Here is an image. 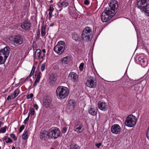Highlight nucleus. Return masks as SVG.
Wrapping results in <instances>:
<instances>
[{
	"label": "nucleus",
	"mask_w": 149,
	"mask_h": 149,
	"mask_svg": "<svg viewBox=\"0 0 149 149\" xmlns=\"http://www.w3.org/2000/svg\"><path fill=\"white\" fill-rule=\"evenodd\" d=\"M137 7L149 16V0H137Z\"/></svg>",
	"instance_id": "1"
},
{
	"label": "nucleus",
	"mask_w": 149,
	"mask_h": 149,
	"mask_svg": "<svg viewBox=\"0 0 149 149\" xmlns=\"http://www.w3.org/2000/svg\"><path fill=\"white\" fill-rule=\"evenodd\" d=\"M69 91L68 89L66 87L58 86L56 91V96L59 99H64L68 95Z\"/></svg>",
	"instance_id": "2"
},
{
	"label": "nucleus",
	"mask_w": 149,
	"mask_h": 149,
	"mask_svg": "<svg viewBox=\"0 0 149 149\" xmlns=\"http://www.w3.org/2000/svg\"><path fill=\"white\" fill-rule=\"evenodd\" d=\"M9 47H6L0 51V65L4 63L10 52Z\"/></svg>",
	"instance_id": "3"
},
{
	"label": "nucleus",
	"mask_w": 149,
	"mask_h": 149,
	"mask_svg": "<svg viewBox=\"0 0 149 149\" xmlns=\"http://www.w3.org/2000/svg\"><path fill=\"white\" fill-rule=\"evenodd\" d=\"M49 137L50 139H55L61 136L60 130L57 127H53L49 131Z\"/></svg>",
	"instance_id": "4"
},
{
	"label": "nucleus",
	"mask_w": 149,
	"mask_h": 149,
	"mask_svg": "<svg viewBox=\"0 0 149 149\" xmlns=\"http://www.w3.org/2000/svg\"><path fill=\"white\" fill-rule=\"evenodd\" d=\"M111 14V11H109V8H106L102 13L101 16V20L103 22H107L111 19L114 16Z\"/></svg>",
	"instance_id": "5"
},
{
	"label": "nucleus",
	"mask_w": 149,
	"mask_h": 149,
	"mask_svg": "<svg viewBox=\"0 0 149 149\" xmlns=\"http://www.w3.org/2000/svg\"><path fill=\"white\" fill-rule=\"evenodd\" d=\"M65 46V42L63 41H60L54 47V50L58 54H61L64 51Z\"/></svg>",
	"instance_id": "6"
},
{
	"label": "nucleus",
	"mask_w": 149,
	"mask_h": 149,
	"mask_svg": "<svg viewBox=\"0 0 149 149\" xmlns=\"http://www.w3.org/2000/svg\"><path fill=\"white\" fill-rule=\"evenodd\" d=\"M136 121L137 119L135 116L132 115H129L126 119L125 125L128 127H133L136 124Z\"/></svg>",
	"instance_id": "7"
},
{
	"label": "nucleus",
	"mask_w": 149,
	"mask_h": 149,
	"mask_svg": "<svg viewBox=\"0 0 149 149\" xmlns=\"http://www.w3.org/2000/svg\"><path fill=\"white\" fill-rule=\"evenodd\" d=\"M109 11L111 14L114 15L117 12L118 8V2L116 0H111V2L109 3Z\"/></svg>",
	"instance_id": "8"
},
{
	"label": "nucleus",
	"mask_w": 149,
	"mask_h": 149,
	"mask_svg": "<svg viewBox=\"0 0 149 149\" xmlns=\"http://www.w3.org/2000/svg\"><path fill=\"white\" fill-rule=\"evenodd\" d=\"M11 41L15 46H18L22 44L24 41L22 37L19 35H16L12 37Z\"/></svg>",
	"instance_id": "9"
},
{
	"label": "nucleus",
	"mask_w": 149,
	"mask_h": 149,
	"mask_svg": "<svg viewBox=\"0 0 149 149\" xmlns=\"http://www.w3.org/2000/svg\"><path fill=\"white\" fill-rule=\"evenodd\" d=\"M86 84L87 86L90 88H95L97 85L95 78L91 76H88V77Z\"/></svg>",
	"instance_id": "10"
},
{
	"label": "nucleus",
	"mask_w": 149,
	"mask_h": 149,
	"mask_svg": "<svg viewBox=\"0 0 149 149\" xmlns=\"http://www.w3.org/2000/svg\"><path fill=\"white\" fill-rule=\"evenodd\" d=\"M52 97L49 95H45L43 98V103L44 106L46 108H48L52 104Z\"/></svg>",
	"instance_id": "11"
},
{
	"label": "nucleus",
	"mask_w": 149,
	"mask_h": 149,
	"mask_svg": "<svg viewBox=\"0 0 149 149\" xmlns=\"http://www.w3.org/2000/svg\"><path fill=\"white\" fill-rule=\"evenodd\" d=\"M84 130V128L83 123L80 121L75 123L74 127V131L79 133L82 132Z\"/></svg>",
	"instance_id": "12"
},
{
	"label": "nucleus",
	"mask_w": 149,
	"mask_h": 149,
	"mask_svg": "<svg viewBox=\"0 0 149 149\" xmlns=\"http://www.w3.org/2000/svg\"><path fill=\"white\" fill-rule=\"evenodd\" d=\"M58 76L54 73L50 74L49 76V84L51 86H54L56 85V80Z\"/></svg>",
	"instance_id": "13"
},
{
	"label": "nucleus",
	"mask_w": 149,
	"mask_h": 149,
	"mask_svg": "<svg viewBox=\"0 0 149 149\" xmlns=\"http://www.w3.org/2000/svg\"><path fill=\"white\" fill-rule=\"evenodd\" d=\"M49 131L45 130H42L40 134V137L42 140H47L50 139Z\"/></svg>",
	"instance_id": "14"
},
{
	"label": "nucleus",
	"mask_w": 149,
	"mask_h": 149,
	"mask_svg": "<svg viewBox=\"0 0 149 149\" xmlns=\"http://www.w3.org/2000/svg\"><path fill=\"white\" fill-rule=\"evenodd\" d=\"M31 26V24L28 20H26L22 23L21 25V27L24 30H29Z\"/></svg>",
	"instance_id": "15"
},
{
	"label": "nucleus",
	"mask_w": 149,
	"mask_h": 149,
	"mask_svg": "<svg viewBox=\"0 0 149 149\" xmlns=\"http://www.w3.org/2000/svg\"><path fill=\"white\" fill-rule=\"evenodd\" d=\"M121 130L120 126L118 124H115L111 127V132L114 134H118L120 133Z\"/></svg>",
	"instance_id": "16"
},
{
	"label": "nucleus",
	"mask_w": 149,
	"mask_h": 149,
	"mask_svg": "<svg viewBox=\"0 0 149 149\" xmlns=\"http://www.w3.org/2000/svg\"><path fill=\"white\" fill-rule=\"evenodd\" d=\"M98 107L100 109L104 111L107 110V103L103 102H100L98 103Z\"/></svg>",
	"instance_id": "17"
},
{
	"label": "nucleus",
	"mask_w": 149,
	"mask_h": 149,
	"mask_svg": "<svg viewBox=\"0 0 149 149\" xmlns=\"http://www.w3.org/2000/svg\"><path fill=\"white\" fill-rule=\"evenodd\" d=\"M69 77L74 82H76L78 79V76L77 74L73 72H71L69 75Z\"/></svg>",
	"instance_id": "18"
},
{
	"label": "nucleus",
	"mask_w": 149,
	"mask_h": 149,
	"mask_svg": "<svg viewBox=\"0 0 149 149\" xmlns=\"http://www.w3.org/2000/svg\"><path fill=\"white\" fill-rule=\"evenodd\" d=\"M72 38L73 40L76 42H80L81 38L79 34L74 32L72 34Z\"/></svg>",
	"instance_id": "19"
},
{
	"label": "nucleus",
	"mask_w": 149,
	"mask_h": 149,
	"mask_svg": "<svg viewBox=\"0 0 149 149\" xmlns=\"http://www.w3.org/2000/svg\"><path fill=\"white\" fill-rule=\"evenodd\" d=\"M68 5V3L65 1H63L58 3V8H59V10L61 11L63 8H65Z\"/></svg>",
	"instance_id": "20"
},
{
	"label": "nucleus",
	"mask_w": 149,
	"mask_h": 149,
	"mask_svg": "<svg viewBox=\"0 0 149 149\" xmlns=\"http://www.w3.org/2000/svg\"><path fill=\"white\" fill-rule=\"evenodd\" d=\"M88 113L93 116H96L97 114V111L96 109L91 107L88 110Z\"/></svg>",
	"instance_id": "21"
},
{
	"label": "nucleus",
	"mask_w": 149,
	"mask_h": 149,
	"mask_svg": "<svg viewBox=\"0 0 149 149\" xmlns=\"http://www.w3.org/2000/svg\"><path fill=\"white\" fill-rule=\"evenodd\" d=\"M41 50L40 49H37L34 54V59H38L39 58Z\"/></svg>",
	"instance_id": "22"
},
{
	"label": "nucleus",
	"mask_w": 149,
	"mask_h": 149,
	"mask_svg": "<svg viewBox=\"0 0 149 149\" xmlns=\"http://www.w3.org/2000/svg\"><path fill=\"white\" fill-rule=\"evenodd\" d=\"M54 10V6L52 4L49 5V8L48 10V11H49V17L51 18L52 17V15L53 12Z\"/></svg>",
	"instance_id": "23"
},
{
	"label": "nucleus",
	"mask_w": 149,
	"mask_h": 149,
	"mask_svg": "<svg viewBox=\"0 0 149 149\" xmlns=\"http://www.w3.org/2000/svg\"><path fill=\"white\" fill-rule=\"evenodd\" d=\"M46 26L45 25H43L41 27V36L42 37L44 36L46 34Z\"/></svg>",
	"instance_id": "24"
},
{
	"label": "nucleus",
	"mask_w": 149,
	"mask_h": 149,
	"mask_svg": "<svg viewBox=\"0 0 149 149\" xmlns=\"http://www.w3.org/2000/svg\"><path fill=\"white\" fill-rule=\"evenodd\" d=\"M81 38L83 40V42H86L90 41V36H84L81 35Z\"/></svg>",
	"instance_id": "25"
},
{
	"label": "nucleus",
	"mask_w": 149,
	"mask_h": 149,
	"mask_svg": "<svg viewBox=\"0 0 149 149\" xmlns=\"http://www.w3.org/2000/svg\"><path fill=\"white\" fill-rule=\"evenodd\" d=\"M69 58L68 56H66L62 58L61 61L62 63L65 64H68L69 62Z\"/></svg>",
	"instance_id": "26"
},
{
	"label": "nucleus",
	"mask_w": 149,
	"mask_h": 149,
	"mask_svg": "<svg viewBox=\"0 0 149 149\" xmlns=\"http://www.w3.org/2000/svg\"><path fill=\"white\" fill-rule=\"evenodd\" d=\"M139 63L141 64V65L144 67L145 65L146 61L143 58H139Z\"/></svg>",
	"instance_id": "27"
},
{
	"label": "nucleus",
	"mask_w": 149,
	"mask_h": 149,
	"mask_svg": "<svg viewBox=\"0 0 149 149\" xmlns=\"http://www.w3.org/2000/svg\"><path fill=\"white\" fill-rule=\"evenodd\" d=\"M84 33V32L88 33H89V34L91 33V29L89 27H87L85 28L83 31Z\"/></svg>",
	"instance_id": "28"
},
{
	"label": "nucleus",
	"mask_w": 149,
	"mask_h": 149,
	"mask_svg": "<svg viewBox=\"0 0 149 149\" xmlns=\"http://www.w3.org/2000/svg\"><path fill=\"white\" fill-rule=\"evenodd\" d=\"M28 133V130H25L24 133L22 135V139L24 140L28 138V135L27 133Z\"/></svg>",
	"instance_id": "29"
},
{
	"label": "nucleus",
	"mask_w": 149,
	"mask_h": 149,
	"mask_svg": "<svg viewBox=\"0 0 149 149\" xmlns=\"http://www.w3.org/2000/svg\"><path fill=\"white\" fill-rule=\"evenodd\" d=\"M75 105V103L74 101L70 100L68 102V106L70 107H72L73 108L74 107Z\"/></svg>",
	"instance_id": "30"
},
{
	"label": "nucleus",
	"mask_w": 149,
	"mask_h": 149,
	"mask_svg": "<svg viewBox=\"0 0 149 149\" xmlns=\"http://www.w3.org/2000/svg\"><path fill=\"white\" fill-rule=\"evenodd\" d=\"M80 147L77 144L71 146L70 149H80Z\"/></svg>",
	"instance_id": "31"
},
{
	"label": "nucleus",
	"mask_w": 149,
	"mask_h": 149,
	"mask_svg": "<svg viewBox=\"0 0 149 149\" xmlns=\"http://www.w3.org/2000/svg\"><path fill=\"white\" fill-rule=\"evenodd\" d=\"M41 74V72H38L37 74L36 79L35 81H36V82H39V81L41 77L40 74Z\"/></svg>",
	"instance_id": "32"
},
{
	"label": "nucleus",
	"mask_w": 149,
	"mask_h": 149,
	"mask_svg": "<svg viewBox=\"0 0 149 149\" xmlns=\"http://www.w3.org/2000/svg\"><path fill=\"white\" fill-rule=\"evenodd\" d=\"M140 86V85L139 84H137L135 85L134 86V90L136 91H138Z\"/></svg>",
	"instance_id": "33"
},
{
	"label": "nucleus",
	"mask_w": 149,
	"mask_h": 149,
	"mask_svg": "<svg viewBox=\"0 0 149 149\" xmlns=\"http://www.w3.org/2000/svg\"><path fill=\"white\" fill-rule=\"evenodd\" d=\"M20 92V90L18 88L16 89L14 92V93H13L14 94L15 96H17L18 94H19Z\"/></svg>",
	"instance_id": "34"
},
{
	"label": "nucleus",
	"mask_w": 149,
	"mask_h": 149,
	"mask_svg": "<svg viewBox=\"0 0 149 149\" xmlns=\"http://www.w3.org/2000/svg\"><path fill=\"white\" fill-rule=\"evenodd\" d=\"M7 126H5L4 127L0 129V133H4L6 132Z\"/></svg>",
	"instance_id": "35"
},
{
	"label": "nucleus",
	"mask_w": 149,
	"mask_h": 149,
	"mask_svg": "<svg viewBox=\"0 0 149 149\" xmlns=\"http://www.w3.org/2000/svg\"><path fill=\"white\" fill-rule=\"evenodd\" d=\"M29 114H30V113H31L32 116L35 113V111L34 108H31L29 109Z\"/></svg>",
	"instance_id": "36"
},
{
	"label": "nucleus",
	"mask_w": 149,
	"mask_h": 149,
	"mask_svg": "<svg viewBox=\"0 0 149 149\" xmlns=\"http://www.w3.org/2000/svg\"><path fill=\"white\" fill-rule=\"evenodd\" d=\"M36 34L37 35L36 36L35 38L36 40H37L39 39V36L40 35V31L39 30H38L37 31V32H36Z\"/></svg>",
	"instance_id": "37"
},
{
	"label": "nucleus",
	"mask_w": 149,
	"mask_h": 149,
	"mask_svg": "<svg viewBox=\"0 0 149 149\" xmlns=\"http://www.w3.org/2000/svg\"><path fill=\"white\" fill-rule=\"evenodd\" d=\"M10 136L12 138L14 141H16L17 139V138L16 137L15 135L13 134H12L10 135Z\"/></svg>",
	"instance_id": "38"
},
{
	"label": "nucleus",
	"mask_w": 149,
	"mask_h": 149,
	"mask_svg": "<svg viewBox=\"0 0 149 149\" xmlns=\"http://www.w3.org/2000/svg\"><path fill=\"white\" fill-rule=\"evenodd\" d=\"M29 117H30L29 113L27 117L24 120V123L25 124H26V123L29 120Z\"/></svg>",
	"instance_id": "39"
},
{
	"label": "nucleus",
	"mask_w": 149,
	"mask_h": 149,
	"mask_svg": "<svg viewBox=\"0 0 149 149\" xmlns=\"http://www.w3.org/2000/svg\"><path fill=\"white\" fill-rule=\"evenodd\" d=\"M84 64L83 63H81L80 64L79 66V69L80 70H82L84 69Z\"/></svg>",
	"instance_id": "40"
},
{
	"label": "nucleus",
	"mask_w": 149,
	"mask_h": 149,
	"mask_svg": "<svg viewBox=\"0 0 149 149\" xmlns=\"http://www.w3.org/2000/svg\"><path fill=\"white\" fill-rule=\"evenodd\" d=\"M33 95L32 93H31L29 95H27L26 98L27 99H29L30 98H32L33 97Z\"/></svg>",
	"instance_id": "41"
},
{
	"label": "nucleus",
	"mask_w": 149,
	"mask_h": 149,
	"mask_svg": "<svg viewBox=\"0 0 149 149\" xmlns=\"http://www.w3.org/2000/svg\"><path fill=\"white\" fill-rule=\"evenodd\" d=\"M8 140L6 142V143H12L13 142V141L10 138H7Z\"/></svg>",
	"instance_id": "42"
},
{
	"label": "nucleus",
	"mask_w": 149,
	"mask_h": 149,
	"mask_svg": "<svg viewBox=\"0 0 149 149\" xmlns=\"http://www.w3.org/2000/svg\"><path fill=\"white\" fill-rule=\"evenodd\" d=\"M24 125H22L20 127L19 131V132L20 133L22 132V130L24 129Z\"/></svg>",
	"instance_id": "43"
},
{
	"label": "nucleus",
	"mask_w": 149,
	"mask_h": 149,
	"mask_svg": "<svg viewBox=\"0 0 149 149\" xmlns=\"http://www.w3.org/2000/svg\"><path fill=\"white\" fill-rule=\"evenodd\" d=\"M45 64H42L41 68V69L42 71H43L45 70Z\"/></svg>",
	"instance_id": "44"
},
{
	"label": "nucleus",
	"mask_w": 149,
	"mask_h": 149,
	"mask_svg": "<svg viewBox=\"0 0 149 149\" xmlns=\"http://www.w3.org/2000/svg\"><path fill=\"white\" fill-rule=\"evenodd\" d=\"M67 130V128L66 127H64L62 130V132L63 133H66Z\"/></svg>",
	"instance_id": "45"
},
{
	"label": "nucleus",
	"mask_w": 149,
	"mask_h": 149,
	"mask_svg": "<svg viewBox=\"0 0 149 149\" xmlns=\"http://www.w3.org/2000/svg\"><path fill=\"white\" fill-rule=\"evenodd\" d=\"M146 137L147 139H149V126L147 131Z\"/></svg>",
	"instance_id": "46"
},
{
	"label": "nucleus",
	"mask_w": 149,
	"mask_h": 149,
	"mask_svg": "<svg viewBox=\"0 0 149 149\" xmlns=\"http://www.w3.org/2000/svg\"><path fill=\"white\" fill-rule=\"evenodd\" d=\"M84 33L83 31L82 32L81 35H84V36H90L91 34H89V33H88L84 32Z\"/></svg>",
	"instance_id": "47"
},
{
	"label": "nucleus",
	"mask_w": 149,
	"mask_h": 149,
	"mask_svg": "<svg viewBox=\"0 0 149 149\" xmlns=\"http://www.w3.org/2000/svg\"><path fill=\"white\" fill-rule=\"evenodd\" d=\"M85 5H87L89 3V1L88 0H85L84 3Z\"/></svg>",
	"instance_id": "48"
},
{
	"label": "nucleus",
	"mask_w": 149,
	"mask_h": 149,
	"mask_svg": "<svg viewBox=\"0 0 149 149\" xmlns=\"http://www.w3.org/2000/svg\"><path fill=\"white\" fill-rule=\"evenodd\" d=\"M35 68L34 66H33L32 67V69L30 73H31V74L33 75V74L35 70Z\"/></svg>",
	"instance_id": "49"
},
{
	"label": "nucleus",
	"mask_w": 149,
	"mask_h": 149,
	"mask_svg": "<svg viewBox=\"0 0 149 149\" xmlns=\"http://www.w3.org/2000/svg\"><path fill=\"white\" fill-rule=\"evenodd\" d=\"M95 145L97 148H99L100 146H101V143H96L95 144Z\"/></svg>",
	"instance_id": "50"
},
{
	"label": "nucleus",
	"mask_w": 149,
	"mask_h": 149,
	"mask_svg": "<svg viewBox=\"0 0 149 149\" xmlns=\"http://www.w3.org/2000/svg\"><path fill=\"white\" fill-rule=\"evenodd\" d=\"M34 107L36 110H37L38 108V106L36 104H35L34 105Z\"/></svg>",
	"instance_id": "51"
},
{
	"label": "nucleus",
	"mask_w": 149,
	"mask_h": 149,
	"mask_svg": "<svg viewBox=\"0 0 149 149\" xmlns=\"http://www.w3.org/2000/svg\"><path fill=\"white\" fill-rule=\"evenodd\" d=\"M14 94L13 93L12 94L11 96V98L12 99H14L17 96H15Z\"/></svg>",
	"instance_id": "52"
},
{
	"label": "nucleus",
	"mask_w": 149,
	"mask_h": 149,
	"mask_svg": "<svg viewBox=\"0 0 149 149\" xmlns=\"http://www.w3.org/2000/svg\"><path fill=\"white\" fill-rule=\"evenodd\" d=\"M32 75L31 74V73H30L29 75L26 78L25 80H27Z\"/></svg>",
	"instance_id": "53"
},
{
	"label": "nucleus",
	"mask_w": 149,
	"mask_h": 149,
	"mask_svg": "<svg viewBox=\"0 0 149 149\" xmlns=\"http://www.w3.org/2000/svg\"><path fill=\"white\" fill-rule=\"evenodd\" d=\"M11 96L10 95L8 96L7 98V100L9 101V100H11Z\"/></svg>",
	"instance_id": "54"
},
{
	"label": "nucleus",
	"mask_w": 149,
	"mask_h": 149,
	"mask_svg": "<svg viewBox=\"0 0 149 149\" xmlns=\"http://www.w3.org/2000/svg\"><path fill=\"white\" fill-rule=\"evenodd\" d=\"M38 83V82H36V81H35V82L34 83V84L33 85V86L34 87H35L37 85V83Z\"/></svg>",
	"instance_id": "55"
},
{
	"label": "nucleus",
	"mask_w": 149,
	"mask_h": 149,
	"mask_svg": "<svg viewBox=\"0 0 149 149\" xmlns=\"http://www.w3.org/2000/svg\"><path fill=\"white\" fill-rule=\"evenodd\" d=\"M7 136H5L3 138V141H4V140H6L7 139Z\"/></svg>",
	"instance_id": "56"
},
{
	"label": "nucleus",
	"mask_w": 149,
	"mask_h": 149,
	"mask_svg": "<svg viewBox=\"0 0 149 149\" xmlns=\"http://www.w3.org/2000/svg\"><path fill=\"white\" fill-rule=\"evenodd\" d=\"M42 52L45 54V53L46 52V50L45 49H42Z\"/></svg>",
	"instance_id": "57"
},
{
	"label": "nucleus",
	"mask_w": 149,
	"mask_h": 149,
	"mask_svg": "<svg viewBox=\"0 0 149 149\" xmlns=\"http://www.w3.org/2000/svg\"><path fill=\"white\" fill-rule=\"evenodd\" d=\"M54 25V23H52L50 25V26H53Z\"/></svg>",
	"instance_id": "58"
},
{
	"label": "nucleus",
	"mask_w": 149,
	"mask_h": 149,
	"mask_svg": "<svg viewBox=\"0 0 149 149\" xmlns=\"http://www.w3.org/2000/svg\"><path fill=\"white\" fill-rule=\"evenodd\" d=\"M45 57V54H44V56H41V58L42 59H44V58Z\"/></svg>",
	"instance_id": "59"
},
{
	"label": "nucleus",
	"mask_w": 149,
	"mask_h": 149,
	"mask_svg": "<svg viewBox=\"0 0 149 149\" xmlns=\"http://www.w3.org/2000/svg\"><path fill=\"white\" fill-rule=\"evenodd\" d=\"M3 123L1 121H0V124L1 125V124H3Z\"/></svg>",
	"instance_id": "60"
},
{
	"label": "nucleus",
	"mask_w": 149,
	"mask_h": 149,
	"mask_svg": "<svg viewBox=\"0 0 149 149\" xmlns=\"http://www.w3.org/2000/svg\"><path fill=\"white\" fill-rule=\"evenodd\" d=\"M16 149H20V147H17Z\"/></svg>",
	"instance_id": "61"
},
{
	"label": "nucleus",
	"mask_w": 149,
	"mask_h": 149,
	"mask_svg": "<svg viewBox=\"0 0 149 149\" xmlns=\"http://www.w3.org/2000/svg\"><path fill=\"white\" fill-rule=\"evenodd\" d=\"M12 149H15V147L13 146Z\"/></svg>",
	"instance_id": "62"
},
{
	"label": "nucleus",
	"mask_w": 149,
	"mask_h": 149,
	"mask_svg": "<svg viewBox=\"0 0 149 149\" xmlns=\"http://www.w3.org/2000/svg\"><path fill=\"white\" fill-rule=\"evenodd\" d=\"M53 2V1L52 0H51L50 1V2L51 3H52Z\"/></svg>",
	"instance_id": "63"
},
{
	"label": "nucleus",
	"mask_w": 149,
	"mask_h": 149,
	"mask_svg": "<svg viewBox=\"0 0 149 149\" xmlns=\"http://www.w3.org/2000/svg\"><path fill=\"white\" fill-rule=\"evenodd\" d=\"M51 149H54V148H51Z\"/></svg>",
	"instance_id": "64"
}]
</instances>
